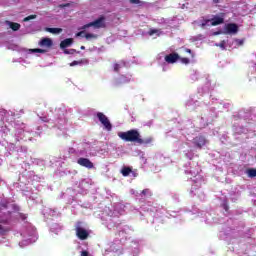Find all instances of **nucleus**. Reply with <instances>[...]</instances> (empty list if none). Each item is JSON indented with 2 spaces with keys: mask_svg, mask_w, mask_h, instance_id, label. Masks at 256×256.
Wrapping results in <instances>:
<instances>
[{
  "mask_svg": "<svg viewBox=\"0 0 256 256\" xmlns=\"http://www.w3.org/2000/svg\"><path fill=\"white\" fill-rule=\"evenodd\" d=\"M118 137H120L122 141H126L128 143H137L138 145H149L153 143L152 137H148L146 139L141 138V133H139L137 129L120 132L118 133Z\"/></svg>",
  "mask_w": 256,
  "mask_h": 256,
  "instance_id": "obj_1",
  "label": "nucleus"
},
{
  "mask_svg": "<svg viewBox=\"0 0 256 256\" xmlns=\"http://www.w3.org/2000/svg\"><path fill=\"white\" fill-rule=\"evenodd\" d=\"M89 27H95V29H105V16H100L95 21L84 25L82 29H89Z\"/></svg>",
  "mask_w": 256,
  "mask_h": 256,
  "instance_id": "obj_2",
  "label": "nucleus"
},
{
  "mask_svg": "<svg viewBox=\"0 0 256 256\" xmlns=\"http://www.w3.org/2000/svg\"><path fill=\"white\" fill-rule=\"evenodd\" d=\"M96 117L98 118V121H100V123L103 125L104 129H106V131H111V129H113L111 121H109V118L104 115L103 112H98Z\"/></svg>",
  "mask_w": 256,
  "mask_h": 256,
  "instance_id": "obj_3",
  "label": "nucleus"
},
{
  "mask_svg": "<svg viewBox=\"0 0 256 256\" xmlns=\"http://www.w3.org/2000/svg\"><path fill=\"white\" fill-rule=\"evenodd\" d=\"M65 115H67V110H65L64 108H56L55 109V119L57 121V123H65L67 121V118L65 117Z\"/></svg>",
  "mask_w": 256,
  "mask_h": 256,
  "instance_id": "obj_4",
  "label": "nucleus"
},
{
  "mask_svg": "<svg viewBox=\"0 0 256 256\" xmlns=\"http://www.w3.org/2000/svg\"><path fill=\"white\" fill-rule=\"evenodd\" d=\"M192 143L197 147V149H203V147L207 145V138L203 135H198L193 138Z\"/></svg>",
  "mask_w": 256,
  "mask_h": 256,
  "instance_id": "obj_5",
  "label": "nucleus"
},
{
  "mask_svg": "<svg viewBox=\"0 0 256 256\" xmlns=\"http://www.w3.org/2000/svg\"><path fill=\"white\" fill-rule=\"evenodd\" d=\"M78 165H80L81 167H85L86 169H93V167H95V165L93 164V162H91V160H89V158H79L77 160Z\"/></svg>",
  "mask_w": 256,
  "mask_h": 256,
  "instance_id": "obj_6",
  "label": "nucleus"
},
{
  "mask_svg": "<svg viewBox=\"0 0 256 256\" xmlns=\"http://www.w3.org/2000/svg\"><path fill=\"white\" fill-rule=\"evenodd\" d=\"M225 31L228 35H235L239 31V26L235 23H228L225 25Z\"/></svg>",
  "mask_w": 256,
  "mask_h": 256,
  "instance_id": "obj_7",
  "label": "nucleus"
},
{
  "mask_svg": "<svg viewBox=\"0 0 256 256\" xmlns=\"http://www.w3.org/2000/svg\"><path fill=\"white\" fill-rule=\"evenodd\" d=\"M225 14H221V16H214L210 19L212 27H217V25H223L225 23Z\"/></svg>",
  "mask_w": 256,
  "mask_h": 256,
  "instance_id": "obj_8",
  "label": "nucleus"
},
{
  "mask_svg": "<svg viewBox=\"0 0 256 256\" xmlns=\"http://www.w3.org/2000/svg\"><path fill=\"white\" fill-rule=\"evenodd\" d=\"M76 235L78 239H80L81 241H85V239L89 238V232H87V230L81 227L76 228Z\"/></svg>",
  "mask_w": 256,
  "mask_h": 256,
  "instance_id": "obj_9",
  "label": "nucleus"
},
{
  "mask_svg": "<svg viewBox=\"0 0 256 256\" xmlns=\"http://www.w3.org/2000/svg\"><path fill=\"white\" fill-rule=\"evenodd\" d=\"M180 57L178 53H171L165 56L166 63H177Z\"/></svg>",
  "mask_w": 256,
  "mask_h": 256,
  "instance_id": "obj_10",
  "label": "nucleus"
},
{
  "mask_svg": "<svg viewBox=\"0 0 256 256\" xmlns=\"http://www.w3.org/2000/svg\"><path fill=\"white\" fill-rule=\"evenodd\" d=\"M39 46L40 47H52L53 46V40H51L50 38H43L39 42Z\"/></svg>",
  "mask_w": 256,
  "mask_h": 256,
  "instance_id": "obj_11",
  "label": "nucleus"
},
{
  "mask_svg": "<svg viewBox=\"0 0 256 256\" xmlns=\"http://www.w3.org/2000/svg\"><path fill=\"white\" fill-rule=\"evenodd\" d=\"M71 45H73V38H67L60 43V48L67 49V47H71Z\"/></svg>",
  "mask_w": 256,
  "mask_h": 256,
  "instance_id": "obj_12",
  "label": "nucleus"
},
{
  "mask_svg": "<svg viewBox=\"0 0 256 256\" xmlns=\"http://www.w3.org/2000/svg\"><path fill=\"white\" fill-rule=\"evenodd\" d=\"M123 83H129V78L125 75L120 76V78L116 80L115 85L119 87V85H123Z\"/></svg>",
  "mask_w": 256,
  "mask_h": 256,
  "instance_id": "obj_13",
  "label": "nucleus"
},
{
  "mask_svg": "<svg viewBox=\"0 0 256 256\" xmlns=\"http://www.w3.org/2000/svg\"><path fill=\"white\" fill-rule=\"evenodd\" d=\"M5 223H6V221L3 218V214H2V212H0V235H4L5 232L7 231V229L5 227H3V225H2Z\"/></svg>",
  "mask_w": 256,
  "mask_h": 256,
  "instance_id": "obj_14",
  "label": "nucleus"
},
{
  "mask_svg": "<svg viewBox=\"0 0 256 256\" xmlns=\"http://www.w3.org/2000/svg\"><path fill=\"white\" fill-rule=\"evenodd\" d=\"M121 173H122L123 177H129V175H131V173H133V169H131V167L124 166L121 169Z\"/></svg>",
  "mask_w": 256,
  "mask_h": 256,
  "instance_id": "obj_15",
  "label": "nucleus"
},
{
  "mask_svg": "<svg viewBox=\"0 0 256 256\" xmlns=\"http://www.w3.org/2000/svg\"><path fill=\"white\" fill-rule=\"evenodd\" d=\"M48 33H52L53 35H59V33H63V29L61 28H46Z\"/></svg>",
  "mask_w": 256,
  "mask_h": 256,
  "instance_id": "obj_16",
  "label": "nucleus"
},
{
  "mask_svg": "<svg viewBox=\"0 0 256 256\" xmlns=\"http://www.w3.org/2000/svg\"><path fill=\"white\" fill-rule=\"evenodd\" d=\"M9 27L12 31H19V29H21V24L17 22H9Z\"/></svg>",
  "mask_w": 256,
  "mask_h": 256,
  "instance_id": "obj_17",
  "label": "nucleus"
},
{
  "mask_svg": "<svg viewBox=\"0 0 256 256\" xmlns=\"http://www.w3.org/2000/svg\"><path fill=\"white\" fill-rule=\"evenodd\" d=\"M247 174H248V177H251V178L256 177V169L254 168L248 169Z\"/></svg>",
  "mask_w": 256,
  "mask_h": 256,
  "instance_id": "obj_18",
  "label": "nucleus"
},
{
  "mask_svg": "<svg viewBox=\"0 0 256 256\" xmlns=\"http://www.w3.org/2000/svg\"><path fill=\"white\" fill-rule=\"evenodd\" d=\"M31 53H47V50L41 48H34L30 50Z\"/></svg>",
  "mask_w": 256,
  "mask_h": 256,
  "instance_id": "obj_19",
  "label": "nucleus"
},
{
  "mask_svg": "<svg viewBox=\"0 0 256 256\" xmlns=\"http://www.w3.org/2000/svg\"><path fill=\"white\" fill-rule=\"evenodd\" d=\"M141 195H143L144 197L147 195L149 197H151V195H153V194L151 193V190L149 188H146V189L142 190Z\"/></svg>",
  "mask_w": 256,
  "mask_h": 256,
  "instance_id": "obj_20",
  "label": "nucleus"
},
{
  "mask_svg": "<svg viewBox=\"0 0 256 256\" xmlns=\"http://www.w3.org/2000/svg\"><path fill=\"white\" fill-rule=\"evenodd\" d=\"M32 19H37V15H29V16H27V17H25L24 19H23V21L25 22V23H27V21H31Z\"/></svg>",
  "mask_w": 256,
  "mask_h": 256,
  "instance_id": "obj_21",
  "label": "nucleus"
},
{
  "mask_svg": "<svg viewBox=\"0 0 256 256\" xmlns=\"http://www.w3.org/2000/svg\"><path fill=\"white\" fill-rule=\"evenodd\" d=\"M76 52H77V50H75V49H70V50L65 49V50H64V53H65L66 55H73V54L76 53Z\"/></svg>",
  "mask_w": 256,
  "mask_h": 256,
  "instance_id": "obj_22",
  "label": "nucleus"
},
{
  "mask_svg": "<svg viewBox=\"0 0 256 256\" xmlns=\"http://www.w3.org/2000/svg\"><path fill=\"white\" fill-rule=\"evenodd\" d=\"M181 63H183L184 65H189V63H191V60H189V58H179Z\"/></svg>",
  "mask_w": 256,
  "mask_h": 256,
  "instance_id": "obj_23",
  "label": "nucleus"
},
{
  "mask_svg": "<svg viewBox=\"0 0 256 256\" xmlns=\"http://www.w3.org/2000/svg\"><path fill=\"white\" fill-rule=\"evenodd\" d=\"M81 63H83V61H77V60H74L72 63H70V67H75V65H81Z\"/></svg>",
  "mask_w": 256,
  "mask_h": 256,
  "instance_id": "obj_24",
  "label": "nucleus"
},
{
  "mask_svg": "<svg viewBox=\"0 0 256 256\" xmlns=\"http://www.w3.org/2000/svg\"><path fill=\"white\" fill-rule=\"evenodd\" d=\"M85 39H95V34L87 33L84 35Z\"/></svg>",
  "mask_w": 256,
  "mask_h": 256,
  "instance_id": "obj_25",
  "label": "nucleus"
},
{
  "mask_svg": "<svg viewBox=\"0 0 256 256\" xmlns=\"http://www.w3.org/2000/svg\"><path fill=\"white\" fill-rule=\"evenodd\" d=\"M225 40H222L219 44H216V47H220V49H225Z\"/></svg>",
  "mask_w": 256,
  "mask_h": 256,
  "instance_id": "obj_26",
  "label": "nucleus"
},
{
  "mask_svg": "<svg viewBox=\"0 0 256 256\" xmlns=\"http://www.w3.org/2000/svg\"><path fill=\"white\" fill-rule=\"evenodd\" d=\"M120 69H121V65H119V64H114V71L116 72V73H119V71H120Z\"/></svg>",
  "mask_w": 256,
  "mask_h": 256,
  "instance_id": "obj_27",
  "label": "nucleus"
},
{
  "mask_svg": "<svg viewBox=\"0 0 256 256\" xmlns=\"http://www.w3.org/2000/svg\"><path fill=\"white\" fill-rule=\"evenodd\" d=\"M41 121L44 123H49V118L47 116L40 117Z\"/></svg>",
  "mask_w": 256,
  "mask_h": 256,
  "instance_id": "obj_28",
  "label": "nucleus"
},
{
  "mask_svg": "<svg viewBox=\"0 0 256 256\" xmlns=\"http://www.w3.org/2000/svg\"><path fill=\"white\" fill-rule=\"evenodd\" d=\"M76 37H85V31H80L76 34Z\"/></svg>",
  "mask_w": 256,
  "mask_h": 256,
  "instance_id": "obj_29",
  "label": "nucleus"
},
{
  "mask_svg": "<svg viewBox=\"0 0 256 256\" xmlns=\"http://www.w3.org/2000/svg\"><path fill=\"white\" fill-rule=\"evenodd\" d=\"M81 256H89V252L84 250L81 252Z\"/></svg>",
  "mask_w": 256,
  "mask_h": 256,
  "instance_id": "obj_30",
  "label": "nucleus"
},
{
  "mask_svg": "<svg viewBox=\"0 0 256 256\" xmlns=\"http://www.w3.org/2000/svg\"><path fill=\"white\" fill-rule=\"evenodd\" d=\"M130 3H133L134 5L139 4V0H130Z\"/></svg>",
  "mask_w": 256,
  "mask_h": 256,
  "instance_id": "obj_31",
  "label": "nucleus"
},
{
  "mask_svg": "<svg viewBox=\"0 0 256 256\" xmlns=\"http://www.w3.org/2000/svg\"><path fill=\"white\" fill-rule=\"evenodd\" d=\"M70 6V4L69 3H66V4H61L60 5V7L63 9V8H65V7H69Z\"/></svg>",
  "mask_w": 256,
  "mask_h": 256,
  "instance_id": "obj_32",
  "label": "nucleus"
},
{
  "mask_svg": "<svg viewBox=\"0 0 256 256\" xmlns=\"http://www.w3.org/2000/svg\"><path fill=\"white\" fill-rule=\"evenodd\" d=\"M209 21H211V20H205V22L201 24V27H205L207 25V23H209Z\"/></svg>",
  "mask_w": 256,
  "mask_h": 256,
  "instance_id": "obj_33",
  "label": "nucleus"
},
{
  "mask_svg": "<svg viewBox=\"0 0 256 256\" xmlns=\"http://www.w3.org/2000/svg\"><path fill=\"white\" fill-rule=\"evenodd\" d=\"M223 207H224L225 211H229V205L223 204Z\"/></svg>",
  "mask_w": 256,
  "mask_h": 256,
  "instance_id": "obj_34",
  "label": "nucleus"
},
{
  "mask_svg": "<svg viewBox=\"0 0 256 256\" xmlns=\"http://www.w3.org/2000/svg\"><path fill=\"white\" fill-rule=\"evenodd\" d=\"M185 51H186V53H190V54L192 53L191 49H189V48H186Z\"/></svg>",
  "mask_w": 256,
  "mask_h": 256,
  "instance_id": "obj_35",
  "label": "nucleus"
},
{
  "mask_svg": "<svg viewBox=\"0 0 256 256\" xmlns=\"http://www.w3.org/2000/svg\"><path fill=\"white\" fill-rule=\"evenodd\" d=\"M213 3H219V0H213Z\"/></svg>",
  "mask_w": 256,
  "mask_h": 256,
  "instance_id": "obj_36",
  "label": "nucleus"
},
{
  "mask_svg": "<svg viewBox=\"0 0 256 256\" xmlns=\"http://www.w3.org/2000/svg\"><path fill=\"white\" fill-rule=\"evenodd\" d=\"M153 33H157V31L153 30V31L151 32V35H153Z\"/></svg>",
  "mask_w": 256,
  "mask_h": 256,
  "instance_id": "obj_37",
  "label": "nucleus"
},
{
  "mask_svg": "<svg viewBox=\"0 0 256 256\" xmlns=\"http://www.w3.org/2000/svg\"><path fill=\"white\" fill-rule=\"evenodd\" d=\"M81 49L84 50V49H85V46H81Z\"/></svg>",
  "mask_w": 256,
  "mask_h": 256,
  "instance_id": "obj_38",
  "label": "nucleus"
},
{
  "mask_svg": "<svg viewBox=\"0 0 256 256\" xmlns=\"http://www.w3.org/2000/svg\"><path fill=\"white\" fill-rule=\"evenodd\" d=\"M240 45H243V41H240Z\"/></svg>",
  "mask_w": 256,
  "mask_h": 256,
  "instance_id": "obj_39",
  "label": "nucleus"
}]
</instances>
